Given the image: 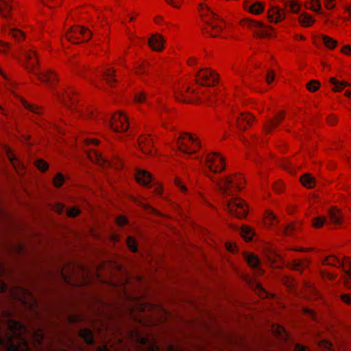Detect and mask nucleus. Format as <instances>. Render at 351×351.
Wrapping results in <instances>:
<instances>
[{
	"label": "nucleus",
	"instance_id": "nucleus-1",
	"mask_svg": "<svg viewBox=\"0 0 351 351\" xmlns=\"http://www.w3.org/2000/svg\"><path fill=\"white\" fill-rule=\"evenodd\" d=\"M199 12L204 25L203 32L210 37H217L220 35L226 27V23L216 15L206 3L199 5Z\"/></svg>",
	"mask_w": 351,
	"mask_h": 351
},
{
	"label": "nucleus",
	"instance_id": "nucleus-2",
	"mask_svg": "<svg viewBox=\"0 0 351 351\" xmlns=\"http://www.w3.org/2000/svg\"><path fill=\"white\" fill-rule=\"evenodd\" d=\"M240 24L243 27L252 30L254 36L260 38H269L274 35V29L271 26L259 21L245 18L241 20Z\"/></svg>",
	"mask_w": 351,
	"mask_h": 351
},
{
	"label": "nucleus",
	"instance_id": "nucleus-3",
	"mask_svg": "<svg viewBox=\"0 0 351 351\" xmlns=\"http://www.w3.org/2000/svg\"><path fill=\"white\" fill-rule=\"evenodd\" d=\"M176 146L179 151L189 155L195 153L200 148L197 138L186 132L182 133L177 139Z\"/></svg>",
	"mask_w": 351,
	"mask_h": 351
},
{
	"label": "nucleus",
	"instance_id": "nucleus-4",
	"mask_svg": "<svg viewBox=\"0 0 351 351\" xmlns=\"http://www.w3.org/2000/svg\"><path fill=\"white\" fill-rule=\"evenodd\" d=\"M66 38L73 44H80L88 41L91 36V32L80 25L72 26L66 33Z\"/></svg>",
	"mask_w": 351,
	"mask_h": 351
},
{
	"label": "nucleus",
	"instance_id": "nucleus-5",
	"mask_svg": "<svg viewBox=\"0 0 351 351\" xmlns=\"http://www.w3.org/2000/svg\"><path fill=\"white\" fill-rule=\"evenodd\" d=\"M324 263L337 267H342L346 274L345 284L348 287H351V259L344 257L343 261H341L335 256H330L324 259Z\"/></svg>",
	"mask_w": 351,
	"mask_h": 351
},
{
	"label": "nucleus",
	"instance_id": "nucleus-6",
	"mask_svg": "<svg viewBox=\"0 0 351 351\" xmlns=\"http://www.w3.org/2000/svg\"><path fill=\"white\" fill-rule=\"evenodd\" d=\"M90 159L101 166L114 165L117 169H121L123 166L122 156L119 153H114L112 161L106 159L101 154L94 152L89 156Z\"/></svg>",
	"mask_w": 351,
	"mask_h": 351
},
{
	"label": "nucleus",
	"instance_id": "nucleus-7",
	"mask_svg": "<svg viewBox=\"0 0 351 351\" xmlns=\"http://www.w3.org/2000/svg\"><path fill=\"white\" fill-rule=\"evenodd\" d=\"M226 207L230 213L238 218H244L247 214V208L244 202L239 198L226 201Z\"/></svg>",
	"mask_w": 351,
	"mask_h": 351
},
{
	"label": "nucleus",
	"instance_id": "nucleus-8",
	"mask_svg": "<svg viewBox=\"0 0 351 351\" xmlns=\"http://www.w3.org/2000/svg\"><path fill=\"white\" fill-rule=\"evenodd\" d=\"M197 80L203 86H213L218 82V74L208 67H204L197 71Z\"/></svg>",
	"mask_w": 351,
	"mask_h": 351
},
{
	"label": "nucleus",
	"instance_id": "nucleus-9",
	"mask_svg": "<svg viewBox=\"0 0 351 351\" xmlns=\"http://www.w3.org/2000/svg\"><path fill=\"white\" fill-rule=\"evenodd\" d=\"M109 125L116 132H125L129 127L128 117L121 112H116L110 117Z\"/></svg>",
	"mask_w": 351,
	"mask_h": 351
},
{
	"label": "nucleus",
	"instance_id": "nucleus-10",
	"mask_svg": "<svg viewBox=\"0 0 351 351\" xmlns=\"http://www.w3.org/2000/svg\"><path fill=\"white\" fill-rule=\"evenodd\" d=\"M223 158L218 153H210L208 154L206 159V164L210 171L217 173L225 169Z\"/></svg>",
	"mask_w": 351,
	"mask_h": 351
},
{
	"label": "nucleus",
	"instance_id": "nucleus-11",
	"mask_svg": "<svg viewBox=\"0 0 351 351\" xmlns=\"http://www.w3.org/2000/svg\"><path fill=\"white\" fill-rule=\"evenodd\" d=\"M176 99L185 103H193L198 99V97L194 89L189 87H183L180 90L175 91Z\"/></svg>",
	"mask_w": 351,
	"mask_h": 351
},
{
	"label": "nucleus",
	"instance_id": "nucleus-12",
	"mask_svg": "<svg viewBox=\"0 0 351 351\" xmlns=\"http://www.w3.org/2000/svg\"><path fill=\"white\" fill-rule=\"evenodd\" d=\"M213 182L216 183L219 191L223 196H228L232 195L231 190L232 186L234 184V179L231 176H228L224 179L215 181L213 177L208 176Z\"/></svg>",
	"mask_w": 351,
	"mask_h": 351
},
{
	"label": "nucleus",
	"instance_id": "nucleus-13",
	"mask_svg": "<svg viewBox=\"0 0 351 351\" xmlns=\"http://www.w3.org/2000/svg\"><path fill=\"white\" fill-rule=\"evenodd\" d=\"M13 298L20 301L24 305H28L29 300L32 301V305L36 303V300L30 291L24 287H19L16 293H13ZM31 306V304H29Z\"/></svg>",
	"mask_w": 351,
	"mask_h": 351
},
{
	"label": "nucleus",
	"instance_id": "nucleus-14",
	"mask_svg": "<svg viewBox=\"0 0 351 351\" xmlns=\"http://www.w3.org/2000/svg\"><path fill=\"white\" fill-rule=\"evenodd\" d=\"M165 38L159 34H152L148 39V45L154 51L162 52L165 49Z\"/></svg>",
	"mask_w": 351,
	"mask_h": 351
},
{
	"label": "nucleus",
	"instance_id": "nucleus-15",
	"mask_svg": "<svg viewBox=\"0 0 351 351\" xmlns=\"http://www.w3.org/2000/svg\"><path fill=\"white\" fill-rule=\"evenodd\" d=\"M267 18L270 22L277 23L285 19V12L278 7L274 6L268 10Z\"/></svg>",
	"mask_w": 351,
	"mask_h": 351
},
{
	"label": "nucleus",
	"instance_id": "nucleus-16",
	"mask_svg": "<svg viewBox=\"0 0 351 351\" xmlns=\"http://www.w3.org/2000/svg\"><path fill=\"white\" fill-rule=\"evenodd\" d=\"M313 43L314 45H317V40L321 39L324 47L329 50H334L338 45V41L337 40L326 34H320L317 37H313Z\"/></svg>",
	"mask_w": 351,
	"mask_h": 351
},
{
	"label": "nucleus",
	"instance_id": "nucleus-17",
	"mask_svg": "<svg viewBox=\"0 0 351 351\" xmlns=\"http://www.w3.org/2000/svg\"><path fill=\"white\" fill-rule=\"evenodd\" d=\"M23 57L25 63L29 66H37L40 63L38 53L34 49L25 50Z\"/></svg>",
	"mask_w": 351,
	"mask_h": 351
},
{
	"label": "nucleus",
	"instance_id": "nucleus-18",
	"mask_svg": "<svg viewBox=\"0 0 351 351\" xmlns=\"http://www.w3.org/2000/svg\"><path fill=\"white\" fill-rule=\"evenodd\" d=\"M12 10V0H0V16L8 18Z\"/></svg>",
	"mask_w": 351,
	"mask_h": 351
},
{
	"label": "nucleus",
	"instance_id": "nucleus-19",
	"mask_svg": "<svg viewBox=\"0 0 351 351\" xmlns=\"http://www.w3.org/2000/svg\"><path fill=\"white\" fill-rule=\"evenodd\" d=\"M137 340L142 346H144L147 351H160L159 347L147 337L137 336Z\"/></svg>",
	"mask_w": 351,
	"mask_h": 351
},
{
	"label": "nucleus",
	"instance_id": "nucleus-20",
	"mask_svg": "<svg viewBox=\"0 0 351 351\" xmlns=\"http://www.w3.org/2000/svg\"><path fill=\"white\" fill-rule=\"evenodd\" d=\"M136 178L138 182L144 186H149L152 181V175L145 170L138 171L136 175Z\"/></svg>",
	"mask_w": 351,
	"mask_h": 351
},
{
	"label": "nucleus",
	"instance_id": "nucleus-21",
	"mask_svg": "<svg viewBox=\"0 0 351 351\" xmlns=\"http://www.w3.org/2000/svg\"><path fill=\"white\" fill-rule=\"evenodd\" d=\"M80 337L88 345L95 346V338L90 328H82L79 332Z\"/></svg>",
	"mask_w": 351,
	"mask_h": 351
},
{
	"label": "nucleus",
	"instance_id": "nucleus-22",
	"mask_svg": "<svg viewBox=\"0 0 351 351\" xmlns=\"http://www.w3.org/2000/svg\"><path fill=\"white\" fill-rule=\"evenodd\" d=\"M299 23L302 26L308 27L312 26L315 22V19L306 12L301 14L298 18Z\"/></svg>",
	"mask_w": 351,
	"mask_h": 351
},
{
	"label": "nucleus",
	"instance_id": "nucleus-23",
	"mask_svg": "<svg viewBox=\"0 0 351 351\" xmlns=\"http://www.w3.org/2000/svg\"><path fill=\"white\" fill-rule=\"evenodd\" d=\"M73 94V90H64L61 94L58 93L59 99L62 102L64 105L68 106L69 101H71L72 104L76 102V99L72 97Z\"/></svg>",
	"mask_w": 351,
	"mask_h": 351
},
{
	"label": "nucleus",
	"instance_id": "nucleus-24",
	"mask_svg": "<svg viewBox=\"0 0 351 351\" xmlns=\"http://www.w3.org/2000/svg\"><path fill=\"white\" fill-rule=\"evenodd\" d=\"M138 145L143 152L145 153L150 152V148L152 146V139L149 137L141 136L138 139Z\"/></svg>",
	"mask_w": 351,
	"mask_h": 351
},
{
	"label": "nucleus",
	"instance_id": "nucleus-25",
	"mask_svg": "<svg viewBox=\"0 0 351 351\" xmlns=\"http://www.w3.org/2000/svg\"><path fill=\"white\" fill-rule=\"evenodd\" d=\"M284 119V112H280L276 115V117L268 121L265 126L267 132H269L271 129L276 127Z\"/></svg>",
	"mask_w": 351,
	"mask_h": 351
},
{
	"label": "nucleus",
	"instance_id": "nucleus-26",
	"mask_svg": "<svg viewBox=\"0 0 351 351\" xmlns=\"http://www.w3.org/2000/svg\"><path fill=\"white\" fill-rule=\"evenodd\" d=\"M264 5L259 1L254 3L248 8H247L246 3H244V9L248 10V12L253 14L258 15L261 14L264 11Z\"/></svg>",
	"mask_w": 351,
	"mask_h": 351
},
{
	"label": "nucleus",
	"instance_id": "nucleus-27",
	"mask_svg": "<svg viewBox=\"0 0 351 351\" xmlns=\"http://www.w3.org/2000/svg\"><path fill=\"white\" fill-rule=\"evenodd\" d=\"M245 258L247 264L251 267L258 269L260 271H261V269L259 268L260 260L258 256L252 254H246L245 255Z\"/></svg>",
	"mask_w": 351,
	"mask_h": 351
},
{
	"label": "nucleus",
	"instance_id": "nucleus-28",
	"mask_svg": "<svg viewBox=\"0 0 351 351\" xmlns=\"http://www.w3.org/2000/svg\"><path fill=\"white\" fill-rule=\"evenodd\" d=\"M9 35L11 36L16 42H21L25 40V34L24 32L16 28L9 29Z\"/></svg>",
	"mask_w": 351,
	"mask_h": 351
},
{
	"label": "nucleus",
	"instance_id": "nucleus-29",
	"mask_svg": "<svg viewBox=\"0 0 351 351\" xmlns=\"http://www.w3.org/2000/svg\"><path fill=\"white\" fill-rule=\"evenodd\" d=\"M300 181L304 186L309 189L313 188L315 184V178L309 173L302 175L300 178Z\"/></svg>",
	"mask_w": 351,
	"mask_h": 351
},
{
	"label": "nucleus",
	"instance_id": "nucleus-30",
	"mask_svg": "<svg viewBox=\"0 0 351 351\" xmlns=\"http://www.w3.org/2000/svg\"><path fill=\"white\" fill-rule=\"evenodd\" d=\"M241 237L246 241H250L252 240L254 232L251 228L247 226H243L240 230Z\"/></svg>",
	"mask_w": 351,
	"mask_h": 351
},
{
	"label": "nucleus",
	"instance_id": "nucleus-31",
	"mask_svg": "<svg viewBox=\"0 0 351 351\" xmlns=\"http://www.w3.org/2000/svg\"><path fill=\"white\" fill-rule=\"evenodd\" d=\"M329 219L331 223L334 224H339L341 220V215L339 210L332 208L329 210Z\"/></svg>",
	"mask_w": 351,
	"mask_h": 351
},
{
	"label": "nucleus",
	"instance_id": "nucleus-32",
	"mask_svg": "<svg viewBox=\"0 0 351 351\" xmlns=\"http://www.w3.org/2000/svg\"><path fill=\"white\" fill-rule=\"evenodd\" d=\"M330 82L335 86L333 90L337 92L341 91L344 87L351 86L350 84L344 81L339 82L335 77H330Z\"/></svg>",
	"mask_w": 351,
	"mask_h": 351
},
{
	"label": "nucleus",
	"instance_id": "nucleus-33",
	"mask_svg": "<svg viewBox=\"0 0 351 351\" xmlns=\"http://www.w3.org/2000/svg\"><path fill=\"white\" fill-rule=\"evenodd\" d=\"M254 117L250 114H241L239 117L237 119V125L241 130H245V126H243L242 123L246 122L250 124L252 122Z\"/></svg>",
	"mask_w": 351,
	"mask_h": 351
},
{
	"label": "nucleus",
	"instance_id": "nucleus-34",
	"mask_svg": "<svg viewBox=\"0 0 351 351\" xmlns=\"http://www.w3.org/2000/svg\"><path fill=\"white\" fill-rule=\"evenodd\" d=\"M39 78L43 82L53 84L56 80V75L52 72L46 71L40 73Z\"/></svg>",
	"mask_w": 351,
	"mask_h": 351
},
{
	"label": "nucleus",
	"instance_id": "nucleus-35",
	"mask_svg": "<svg viewBox=\"0 0 351 351\" xmlns=\"http://www.w3.org/2000/svg\"><path fill=\"white\" fill-rule=\"evenodd\" d=\"M304 6L306 9L317 12L320 10L321 3L319 0H307L305 2Z\"/></svg>",
	"mask_w": 351,
	"mask_h": 351
},
{
	"label": "nucleus",
	"instance_id": "nucleus-36",
	"mask_svg": "<svg viewBox=\"0 0 351 351\" xmlns=\"http://www.w3.org/2000/svg\"><path fill=\"white\" fill-rule=\"evenodd\" d=\"M285 7L289 8L293 13H298L300 10V4L297 0H290L285 3Z\"/></svg>",
	"mask_w": 351,
	"mask_h": 351
},
{
	"label": "nucleus",
	"instance_id": "nucleus-37",
	"mask_svg": "<svg viewBox=\"0 0 351 351\" xmlns=\"http://www.w3.org/2000/svg\"><path fill=\"white\" fill-rule=\"evenodd\" d=\"M296 229L297 226L294 223H290L280 227V231L287 235H291L293 232Z\"/></svg>",
	"mask_w": 351,
	"mask_h": 351
},
{
	"label": "nucleus",
	"instance_id": "nucleus-38",
	"mask_svg": "<svg viewBox=\"0 0 351 351\" xmlns=\"http://www.w3.org/2000/svg\"><path fill=\"white\" fill-rule=\"evenodd\" d=\"M7 156L12 166L16 170H17V168H19L21 165V162L19 159L10 150L7 152Z\"/></svg>",
	"mask_w": 351,
	"mask_h": 351
},
{
	"label": "nucleus",
	"instance_id": "nucleus-39",
	"mask_svg": "<svg viewBox=\"0 0 351 351\" xmlns=\"http://www.w3.org/2000/svg\"><path fill=\"white\" fill-rule=\"evenodd\" d=\"M328 219L325 217L319 216L313 219L312 223L315 228H321L324 224L326 223Z\"/></svg>",
	"mask_w": 351,
	"mask_h": 351
},
{
	"label": "nucleus",
	"instance_id": "nucleus-40",
	"mask_svg": "<svg viewBox=\"0 0 351 351\" xmlns=\"http://www.w3.org/2000/svg\"><path fill=\"white\" fill-rule=\"evenodd\" d=\"M127 245L131 252H136L138 251L137 243L134 237L130 236L127 238Z\"/></svg>",
	"mask_w": 351,
	"mask_h": 351
},
{
	"label": "nucleus",
	"instance_id": "nucleus-41",
	"mask_svg": "<svg viewBox=\"0 0 351 351\" xmlns=\"http://www.w3.org/2000/svg\"><path fill=\"white\" fill-rule=\"evenodd\" d=\"M308 266V262L307 261L304 260H294L293 261V268L295 269H302L304 268H306Z\"/></svg>",
	"mask_w": 351,
	"mask_h": 351
},
{
	"label": "nucleus",
	"instance_id": "nucleus-42",
	"mask_svg": "<svg viewBox=\"0 0 351 351\" xmlns=\"http://www.w3.org/2000/svg\"><path fill=\"white\" fill-rule=\"evenodd\" d=\"M114 70L112 69H108L105 71L103 72V75L104 79L107 81L108 83L110 84H112V82H114L113 75H114Z\"/></svg>",
	"mask_w": 351,
	"mask_h": 351
},
{
	"label": "nucleus",
	"instance_id": "nucleus-43",
	"mask_svg": "<svg viewBox=\"0 0 351 351\" xmlns=\"http://www.w3.org/2000/svg\"><path fill=\"white\" fill-rule=\"evenodd\" d=\"M165 3L175 9H180L184 4V0H165Z\"/></svg>",
	"mask_w": 351,
	"mask_h": 351
},
{
	"label": "nucleus",
	"instance_id": "nucleus-44",
	"mask_svg": "<svg viewBox=\"0 0 351 351\" xmlns=\"http://www.w3.org/2000/svg\"><path fill=\"white\" fill-rule=\"evenodd\" d=\"M64 181V177L61 173H58L53 179V184L56 187H60Z\"/></svg>",
	"mask_w": 351,
	"mask_h": 351
},
{
	"label": "nucleus",
	"instance_id": "nucleus-45",
	"mask_svg": "<svg viewBox=\"0 0 351 351\" xmlns=\"http://www.w3.org/2000/svg\"><path fill=\"white\" fill-rule=\"evenodd\" d=\"M23 106L25 108L28 109L29 110H30L33 112L37 113V114L40 113L41 108L40 107L29 104V103H27L25 101H23Z\"/></svg>",
	"mask_w": 351,
	"mask_h": 351
},
{
	"label": "nucleus",
	"instance_id": "nucleus-46",
	"mask_svg": "<svg viewBox=\"0 0 351 351\" xmlns=\"http://www.w3.org/2000/svg\"><path fill=\"white\" fill-rule=\"evenodd\" d=\"M319 86V83L318 81L315 80H313L310 81L308 84H306V88L309 91L315 92L318 90Z\"/></svg>",
	"mask_w": 351,
	"mask_h": 351
},
{
	"label": "nucleus",
	"instance_id": "nucleus-47",
	"mask_svg": "<svg viewBox=\"0 0 351 351\" xmlns=\"http://www.w3.org/2000/svg\"><path fill=\"white\" fill-rule=\"evenodd\" d=\"M10 49V44L7 42L0 40V53L5 54Z\"/></svg>",
	"mask_w": 351,
	"mask_h": 351
},
{
	"label": "nucleus",
	"instance_id": "nucleus-48",
	"mask_svg": "<svg viewBox=\"0 0 351 351\" xmlns=\"http://www.w3.org/2000/svg\"><path fill=\"white\" fill-rule=\"evenodd\" d=\"M79 15V10H75L72 11L66 18V22L69 23L71 21H77Z\"/></svg>",
	"mask_w": 351,
	"mask_h": 351
},
{
	"label": "nucleus",
	"instance_id": "nucleus-49",
	"mask_svg": "<svg viewBox=\"0 0 351 351\" xmlns=\"http://www.w3.org/2000/svg\"><path fill=\"white\" fill-rule=\"evenodd\" d=\"M36 165L37 168L42 171H45L48 169V164L43 160H37Z\"/></svg>",
	"mask_w": 351,
	"mask_h": 351
},
{
	"label": "nucleus",
	"instance_id": "nucleus-50",
	"mask_svg": "<svg viewBox=\"0 0 351 351\" xmlns=\"http://www.w3.org/2000/svg\"><path fill=\"white\" fill-rule=\"evenodd\" d=\"M80 213V209L75 207L71 208L67 210L66 214L69 217H75Z\"/></svg>",
	"mask_w": 351,
	"mask_h": 351
},
{
	"label": "nucleus",
	"instance_id": "nucleus-51",
	"mask_svg": "<svg viewBox=\"0 0 351 351\" xmlns=\"http://www.w3.org/2000/svg\"><path fill=\"white\" fill-rule=\"evenodd\" d=\"M266 220L268 222H269L271 225H274V222H276V221L277 222L278 221L276 216L274 213H272L271 212L267 213V216L266 217Z\"/></svg>",
	"mask_w": 351,
	"mask_h": 351
},
{
	"label": "nucleus",
	"instance_id": "nucleus-52",
	"mask_svg": "<svg viewBox=\"0 0 351 351\" xmlns=\"http://www.w3.org/2000/svg\"><path fill=\"white\" fill-rule=\"evenodd\" d=\"M176 185L184 193H186L187 191V188L186 186L182 183V182L177 178L175 181Z\"/></svg>",
	"mask_w": 351,
	"mask_h": 351
},
{
	"label": "nucleus",
	"instance_id": "nucleus-53",
	"mask_svg": "<svg viewBox=\"0 0 351 351\" xmlns=\"http://www.w3.org/2000/svg\"><path fill=\"white\" fill-rule=\"evenodd\" d=\"M188 66H194L198 64H201L199 60L195 57H190L187 59L186 62Z\"/></svg>",
	"mask_w": 351,
	"mask_h": 351
},
{
	"label": "nucleus",
	"instance_id": "nucleus-54",
	"mask_svg": "<svg viewBox=\"0 0 351 351\" xmlns=\"http://www.w3.org/2000/svg\"><path fill=\"white\" fill-rule=\"evenodd\" d=\"M344 14H345L343 16L344 21L351 22V7H348L346 8Z\"/></svg>",
	"mask_w": 351,
	"mask_h": 351
},
{
	"label": "nucleus",
	"instance_id": "nucleus-55",
	"mask_svg": "<svg viewBox=\"0 0 351 351\" xmlns=\"http://www.w3.org/2000/svg\"><path fill=\"white\" fill-rule=\"evenodd\" d=\"M135 100L136 102H145L146 101V96L145 93H140L135 96Z\"/></svg>",
	"mask_w": 351,
	"mask_h": 351
},
{
	"label": "nucleus",
	"instance_id": "nucleus-56",
	"mask_svg": "<svg viewBox=\"0 0 351 351\" xmlns=\"http://www.w3.org/2000/svg\"><path fill=\"white\" fill-rule=\"evenodd\" d=\"M117 224L120 226H123L127 224L128 219L126 217L120 216L117 219Z\"/></svg>",
	"mask_w": 351,
	"mask_h": 351
},
{
	"label": "nucleus",
	"instance_id": "nucleus-57",
	"mask_svg": "<svg viewBox=\"0 0 351 351\" xmlns=\"http://www.w3.org/2000/svg\"><path fill=\"white\" fill-rule=\"evenodd\" d=\"M335 0H324L325 8L328 10H331L335 7L334 1Z\"/></svg>",
	"mask_w": 351,
	"mask_h": 351
},
{
	"label": "nucleus",
	"instance_id": "nucleus-58",
	"mask_svg": "<svg viewBox=\"0 0 351 351\" xmlns=\"http://www.w3.org/2000/svg\"><path fill=\"white\" fill-rule=\"evenodd\" d=\"M322 346H323L326 350H328V351H332V344L328 341H324L322 342Z\"/></svg>",
	"mask_w": 351,
	"mask_h": 351
},
{
	"label": "nucleus",
	"instance_id": "nucleus-59",
	"mask_svg": "<svg viewBox=\"0 0 351 351\" xmlns=\"http://www.w3.org/2000/svg\"><path fill=\"white\" fill-rule=\"evenodd\" d=\"M341 51L342 53L345 55L351 54V46L349 45H346L342 47Z\"/></svg>",
	"mask_w": 351,
	"mask_h": 351
},
{
	"label": "nucleus",
	"instance_id": "nucleus-60",
	"mask_svg": "<svg viewBox=\"0 0 351 351\" xmlns=\"http://www.w3.org/2000/svg\"><path fill=\"white\" fill-rule=\"evenodd\" d=\"M341 300L347 304H351V297L350 295L348 294H343L341 295Z\"/></svg>",
	"mask_w": 351,
	"mask_h": 351
},
{
	"label": "nucleus",
	"instance_id": "nucleus-61",
	"mask_svg": "<svg viewBox=\"0 0 351 351\" xmlns=\"http://www.w3.org/2000/svg\"><path fill=\"white\" fill-rule=\"evenodd\" d=\"M267 83H271L274 80V73L272 71H269L266 77Z\"/></svg>",
	"mask_w": 351,
	"mask_h": 351
},
{
	"label": "nucleus",
	"instance_id": "nucleus-62",
	"mask_svg": "<svg viewBox=\"0 0 351 351\" xmlns=\"http://www.w3.org/2000/svg\"><path fill=\"white\" fill-rule=\"evenodd\" d=\"M55 210L59 214H61L64 210V206L60 203L57 204L55 208Z\"/></svg>",
	"mask_w": 351,
	"mask_h": 351
},
{
	"label": "nucleus",
	"instance_id": "nucleus-63",
	"mask_svg": "<svg viewBox=\"0 0 351 351\" xmlns=\"http://www.w3.org/2000/svg\"><path fill=\"white\" fill-rule=\"evenodd\" d=\"M95 350L96 351H109V348L106 344L95 346Z\"/></svg>",
	"mask_w": 351,
	"mask_h": 351
},
{
	"label": "nucleus",
	"instance_id": "nucleus-64",
	"mask_svg": "<svg viewBox=\"0 0 351 351\" xmlns=\"http://www.w3.org/2000/svg\"><path fill=\"white\" fill-rule=\"evenodd\" d=\"M7 289V285L3 280H0V293H4Z\"/></svg>",
	"mask_w": 351,
	"mask_h": 351
}]
</instances>
